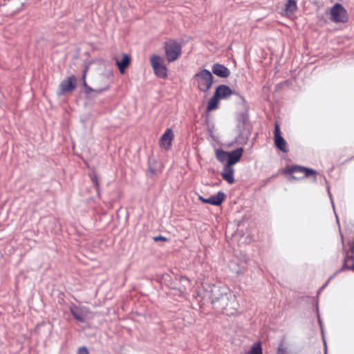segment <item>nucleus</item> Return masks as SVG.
I'll list each match as a JSON object with an SVG mask.
<instances>
[{"label": "nucleus", "instance_id": "f257e3e1", "mask_svg": "<svg viewBox=\"0 0 354 354\" xmlns=\"http://www.w3.org/2000/svg\"><path fill=\"white\" fill-rule=\"evenodd\" d=\"M211 297L215 307L221 309L227 315H233L236 313L238 304L236 296L227 288L213 286Z\"/></svg>", "mask_w": 354, "mask_h": 354}, {"label": "nucleus", "instance_id": "6e6552de", "mask_svg": "<svg viewBox=\"0 0 354 354\" xmlns=\"http://www.w3.org/2000/svg\"><path fill=\"white\" fill-rule=\"evenodd\" d=\"M71 313L73 317L80 322H85L89 314L88 310L85 307H77L73 306L71 308Z\"/></svg>", "mask_w": 354, "mask_h": 354}, {"label": "nucleus", "instance_id": "4be33fe9", "mask_svg": "<svg viewBox=\"0 0 354 354\" xmlns=\"http://www.w3.org/2000/svg\"><path fill=\"white\" fill-rule=\"evenodd\" d=\"M343 268H353L354 269V260L353 257H346L344 261Z\"/></svg>", "mask_w": 354, "mask_h": 354}, {"label": "nucleus", "instance_id": "f03ea898", "mask_svg": "<svg viewBox=\"0 0 354 354\" xmlns=\"http://www.w3.org/2000/svg\"><path fill=\"white\" fill-rule=\"evenodd\" d=\"M243 153V148H238L230 152L225 151L222 149H217L215 151L217 160L224 164V165L230 167H232L241 160Z\"/></svg>", "mask_w": 354, "mask_h": 354}, {"label": "nucleus", "instance_id": "423d86ee", "mask_svg": "<svg viewBox=\"0 0 354 354\" xmlns=\"http://www.w3.org/2000/svg\"><path fill=\"white\" fill-rule=\"evenodd\" d=\"M181 54V46L176 41H169L165 44V55L169 62L177 59Z\"/></svg>", "mask_w": 354, "mask_h": 354}, {"label": "nucleus", "instance_id": "5701e85b", "mask_svg": "<svg viewBox=\"0 0 354 354\" xmlns=\"http://www.w3.org/2000/svg\"><path fill=\"white\" fill-rule=\"evenodd\" d=\"M274 139L281 137L279 126L277 123L275 124V126H274Z\"/></svg>", "mask_w": 354, "mask_h": 354}, {"label": "nucleus", "instance_id": "393cba45", "mask_svg": "<svg viewBox=\"0 0 354 354\" xmlns=\"http://www.w3.org/2000/svg\"><path fill=\"white\" fill-rule=\"evenodd\" d=\"M77 354H89L86 347L80 348Z\"/></svg>", "mask_w": 354, "mask_h": 354}, {"label": "nucleus", "instance_id": "dca6fc26", "mask_svg": "<svg viewBox=\"0 0 354 354\" xmlns=\"http://www.w3.org/2000/svg\"><path fill=\"white\" fill-rule=\"evenodd\" d=\"M130 63V58L127 54H124L120 61L117 60L116 64L121 73L124 72V69L129 66Z\"/></svg>", "mask_w": 354, "mask_h": 354}, {"label": "nucleus", "instance_id": "f3484780", "mask_svg": "<svg viewBox=\"0 0 354 354\" xmlns=\"http://www.w3.org/2000/svg\"><path fill=\"white\" fill-rule=\"evenodd\" d=\"M218 102H219L218 97H217L214 94V95L208 101L207 111H212L213 110L216 109L218 106Z\"/></svg>", "mask_w": 354, "mask_h": 354}, {"label": "nucleus", "instance_id": "0eeeda50", "mask_svg": "<svg viewBox=\"0 0 354 354\" xmlns=\"http://www.w3.org/2000/svg\"><path fill=\"white\" fill-rule=\"evenodd\" d=\"M288 172L292 174L290 176L289 180H299L308 177L310 175H315V171L313 169H308L300 166H293L288 169Z\"/></svg>", "mask_w": 354, "mask_h": 354}, {"label": "nucleus", "instance_id": "aec40b11", "mask_svg": "<svg viewBox=\"0 0 354 354\" xmlns=\"http://www.w3.org/2000/svg\"><path fill=\"white\" fill-rule=\"evenodd\" d=\"M248 354H263L262 348L260 342L254 343Z\"/></svg>", "mask_w": 354, "mask_h": 354}, {"label": "nucleus", "instance_id": "1a4fd4ad", "mask_svg": "<svg viewBox=\"0 0 354 354\" xmlns=\"http://www.w3.org/2000/svg\"><path fill=\"white\" fill-rule=\"evenodd\" d=\"M76 84V78L75 76H71L64 80L59 84L60 94L72 91Z\"/></svg>", "mask_w": 354, "mask_h": 354}, {"label": "nucleus", "instance_id": "a211bd4d", "mask_svg": "<svg viewBox=\"0 0 354 354\" xmlns=\"http://www.w3.org/2000/svg\"><path fill=\"white\" fill-rule=\"evenodd\" d=\"M274 142L276 147L282 151L286 152L288 151L286 142L282 137L274 139Z\"/></svg>", "mask_w": 354, "mask_h": 354}, {"label": "nucleus", "instance_id": "2eb2a0df", "mask_svg": "<svg viewBox=\"0 0 354 354\" xmlns=\"http://www.w3.org/2000/svg\"><path fill=\"white\" fill-rule=\"evenodd\" d=\"M225 195L223 192H218L216 195L207 198V203L213 205H220L224 201Z\"/></svg>", "mask_w": 354, "mask_h": 354}, {"label": "nucleus", "instance_id": "4468645a", "mask_svg": "<svg viewBox=\"0 0 354 354\" xmlns=\"http://www.w3.org/2000/svg\"><path fill=\"white\" fill-rule=\"evenodd\" d=\"M297 9V2L295 0H288L286 4L283 11V15L291 17L294 15Z\"/></svg>", "mask_w": 354, "mask_h": 354}, {"label": "nucleus", "instance_id": "20e7f679", "mask_svg": "<svg viewBox=\"0 0 354 354\" xmlns=\"http://www.w3.org/2000/svg\"><path fill=\"white\" fill-rule=\"evenodd\" d=\"M151 65L155 74L161 78H165L167 75V70L164 64L163 59L157 55H153L150 58Z\"/></svg>", "mask_w": 354, "mask_h": 354}, {"label": "nucleus", "instance_id": "9d476101", "mask_svg": "<svg viewBox=\"0 0 354 354\" xmlns=\"http://www.w3.org/2000/svg\"><path fill=\"white\" fill-rule=\"evenodd\" d=\"M173 138L174 134L171 129H167L160 138L159 145L160 147L166 150L169 149Z\"/></svg>", "mask_w": 354, "mask_h": 354}, {"label": "nucleus", "instance_id": "ddd939ff", "mask_svg": "<svg viewBox=\"0 0 354 354\" xmlns=\"http://www.w3.org/2000/svg\"><path fill=\"white\" fill-rule=\"evenodd\" d=\"M234 170L232 167L225 165L221 175L228 183L233 184L234 183Z\"/></svg>", "mask_w": 354, "mask_h": 354}, {"label": "nucleus", "instance_id": "39448f33", "mask_svg": "<svg viewBox=\"0 0 354 354\" xmlns=\"http://www.w3.org/2000/svg\"><path fill=\"white\" fill-rule=\"evenodd\" d=\"M330 19L335 23H345L348 15L345 8L339 3H335L330 10Z\"/></svg>", "mask_w": 354, "mask_h": 354}, {"label": "nucleus", "instance_id": "6ab92c4d", "mask_svg": "<svg viewBox=\"0 0 354 354\" xmlns=\"http://www.w3.org/2000/svg\"><path fill=\"white\" fill-rule=\"evenodd\" d=\"M86 71H85L84 73V75H83V86L85 88L86 93H89L91 91H93V89L86 84V80H85V79H86ZM106 89H107V88H100V89H95V90H93V91H95V92H96L97 93H101L104 91H106Z\"/></svg>", "mask_w": 354, "mask_h": 354}, {"label": "nucleus", "instance_id": "412c9836", "mask_svg": "<svg viewBox=\"0 0 354 354\" xmlns=\"http://www.w3.org/2000/svg\"><path fill=\"white\" fill-rule=\"evenodd\" d=\"M277 354H297V353L290 352L288 350V347L286 346V345L283 342H281L279 345Z\"/></svg>", "mask_w": 354, "mask_h": 354}, {"label": "nucleus", "instance_id": "cd10ccee", "mask_svg": "<svg viewBox=\"0 0 354 354\" xmlns=\"http://www.w3.org/2000/svg\"><path fill=\"white\" fill-rule=\"evenodd\" d=\"M243 127H244V122L240 123V124L239 126V131H241L242 129H243Z\"/></svg>", "mask_w": 354, "mask_h": 354}, {"label": "nucleus", "instance_id": "7ed1b4c3", "mask_svg": "<svg viewBox=\"0 0 354 354\" xmlns=\"http://www.w3.org/2000/svg\"><path fill=\"white\" fill-rule=\"evenodd\" d=\"M193 80L196 87L202 92H207L213 83L212 74L206 69H203L196 73Z\"/></svg>", "mask_w": 354, "mask_h": 354}, {"label": "nucleus", "instance_id": "b1692460", "mask_svg": "<svg viewBox=\"0 0 354 354\" xmlns=\"http://www.w3.org/2000/svg\"><path fill=\"white\" fill-rule=\"evenodd\" d=\"M274 139L281 137L279 126L277 123L275 124V126H274Z\"/></svg>", "mask_w": 354, "mask_h": 354}, {"label": "nucleus", "instance_id": "f8f14e48", "mask_svg": "<svg viewBox=\"0 0 354 354\" xmlns=\"http://www.w3.org/2000/svg\"><path fill=\"white\" fill-rule=\"evenodd\" d=\"M212 72L221 77H227L230 75V70L225 66L219 64H215L212 66Z\"/></svg>", "mask_w": 354, "mask_h": 354}, {"label": "nucleus", "instance_id": "bb28decb", "mask_svg": "<svg viewBox=\"0 0 354 354\" xmlns=\"http://www.w3.org/2000/svg\"><path fill=\"white\" fill-rule=\"evenodd\" d=\"M198 198H199V200H200L201 201H202L203 203H207V198H203V196H198Z\"/></svg>", "mask_w": 354, "mask_h": 354}, {"label": "nucleus", "instance_id": "a878e982", "mask_svg": "<svg viewBox=\"0 0 354 354\" xmlns=\"http://www.w3.org/2000/svg\"><path fill=\"white\" fill-rule=\"evenodd\" d=\"M153 240L155 241H163V240L165 241V240H166V239L165 237H163V236H155L153 238Z\"/></svg>", "mask_w": 354, "mask_h": 354}, {"label": "nucleus", "instance_id": "9b49d317", "mask_svg": "<svg viewBox=\"0 0 354 354\" xmlns=\"http://www.w3.org/2000/svg\"><path fill=\"white\" fill-rule=\"evenodd\" d=\"M232 94V91L225 85H221L218 86L214 93V95L218 97L219 100L227 98Z\"/></svg>", "mask_w": 354, "mask_h": 354}]
</instances>
